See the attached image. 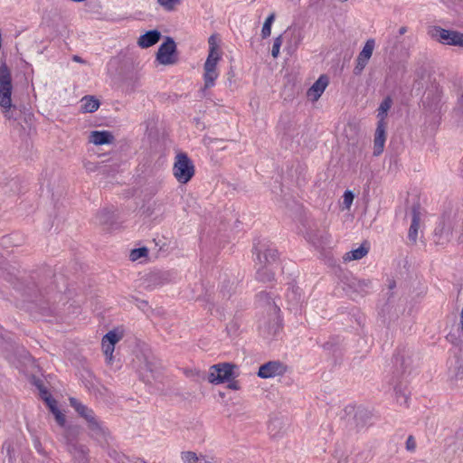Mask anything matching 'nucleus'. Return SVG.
I'll return each mask as SVG.
<instances>
[{"label": "nucleus", "mask_w": 463, "mask_h": 463, "mask_svg": "<svg viewBox=\"0 0 463 463\" xmlns=\"http://www.w3.org/2000/svg\"><path fill=\"white\" fill-rule=\"evenodd\" d=\"M39 390H40V392H41V397L42 399L44 401V398L45 397H52L51 393L44 388H42L41 386H39Z\"/></svg>", "instance_id": "nucleus-46"}, {"label": "nucleus", "mask_w": 463, "mask_h": 463, "mask_svg": "<svg viewBox=\"0 0 463 463\" xmlns=\"http://www.w3.org/2000/svg\"><path fill=\"white\" fill-rule=\"evenodd\" d=\"M51 412L55 416L61 412L58 407L53 408V410H51Z\"/></svg>", "instance_id": "nucleus-52"}, {"label": "nucleus", "mask_w": 463, "mask_h": 463, "mask_svg": "<svg viewBox=\"0 0 463 463\" xmlns=\"http://www.w3.org/2000/svg\"><path fill=\"white\" fill-rule=\"evenodd\" d=\"M120 338L121 336L115 331H109L103 336L102 342L115 345L120 340Z\"/></svg>", "instance_id": "nucleus-30"}, {"label": "nucleus", "mask_w": 463, "mask_h": 463, "mask_svg": "<svg viewBox=\"0 0 463 463\" xmlns=\"http://www.w3.org/2000/svg\"><path fill=\"white\" fill-rule=\"evenodd\" d=\"M420 205L414 204L411 208V223L409 229L408 238L413 243H416L418 239V231L420 227Z\"/></svg>", "instance_id": "nucleus-16"}, {"label": "nucleus", "mask_w": 463, "mask_h": 463, "mask_svg": "<svg viewBox=\"0 0 463 463\" xmlns=\"http://www.w3.org/2000/svg\"><path fill=\"white\" fill-rule=\"evenodd\" d=\"M91 436L97 439H100V441H107V437L109 435L108 430L103 426L102 422H100L97 418L90 422L88 425Z\"/></svg>", "instance_id": "nucleus-20"}, {"label": "nucleus", "mask_w": 463, "mask_h": 463, "mask_svg": "<svg viewBox=\"0 0 463 463\" xmlns=\"http://www.w3.org/2000/svg\"><path fill=\"white\" fill-rule=\"evenodd\" d=\"M102 349H103L104 354L106 355L107 359L109 360V363H110L112 360V355H113V352L115 349V345L102 342Z\"/></svg>", "instance_id": "nucleus-36"}, {"label": "nucleus", "mask_w": 463, "mask_h": 463, "mask_svg": "<svg viewBox=\"0 0 463 463\" xmlns=\"http://www.w3.org/2000/svg\"><path fill=\"white\" fill-rule=\"evenodd\" d=\"M416 448V442L414 440V438L412 436H409L406 440V449L409 451H413Z\"/></svg>", "instance_id": "nucleus-38"}, {"label": "nucleus", "mask_w": 463, "mask_h": 463, "mask_svg": "<svg viewBox=\"0 0 463 463\" xmlns=\"http://www.w3.org/2000/svg\"><path fill=\"white\" fill-rule=\"evenodd\" d=\"M173 175L180 184H187L194 175L195 168L186 153L180 152L175 157Z\"/></svg>", "instance_id": "nucleus-5"}, {"label": "nucleus", "mask_w": 463, "mask_h": 463, "mask_svg": "<svg viewBox=\"0 0 463 463\" xmlns=\"http://www.w3.org/2000/svg\"><path fill=\"white\" fill-rule=\"evenodd\" d=\"M346 286L347 288L345 289L348 294L356 293L357 295L364 297L372 288V282L368 279H352L349 280Z\"/></svg>", "instance_id": "nucleus-15"}, {"label": "nucleus", "mask_w": 463, "mask_h": 463, "mask_svg": "<svg viewBox=\"0 0 463 463\" xmlns=\"http://www.w3.org/2000/svg\"><path fill=\"white\" fill-rule=\"evenodd\" d=\"M183 0H156L157 4L167 12L175 11Z\"/></svg>", "instance_id": "nucleus-27"}, {"label": "nucleus", "mask_w": 463, "mask_h": 463, "mask_svg": "<svg viewBox=\"0 0 463 463\" xmlns=\"http://www.w3.org/2000/svg\"><path fill=\"white\" fill-rule=\"evenodd\" d=\"M354 194L352 191H345L344 194V204L346 208H349L354 201Z\"/></svg>", "instance_id": "nucleus-37"}, {"label": "nucleus", "mask_w": 463, "mask_h": 463, "mask_svg": "<svg viewBox=\"0 0 463 463\" xmlns=\"http://www.w3.org/2000/svg\"><path fill=\"white\" fill-rule=\"evenodd\" d=\"M72 60L76 62H80V63H85L86 61L84 60H82L80 56L78 55H74L72 57Z\"/></svg>", "instance_id": "nucleus-50"}, {"label": "nucleus", "mask_w": 463, "mask_h": 463, "mask_svg": "<svg viewBox=\"0 0 463 463\" xmlns=\"http://www.w3.org/2000/svg\"><path fill=\"white\" fill-rule=\"evenodd\" d=\"M65 439L67 449L72 455V457L80 463H86L88 454V449L86 446L79 444L75 440L74 434L71 430H66Z\"/></svg>", "instance_id": "nucleus-10"}, {"label": "nucleus", "mask_w": 463, "mask_h": 463, "mask_svg": "<svg viewBox=\"0 0 463 463\" xmlns=\"http://www.w3.org/2000/svg\"><path fill=\"white\" fill-rule=\"evenodd\" d=\"M253 253L256 255V265L259 266H271L279 257L277 249L265 239L254 243Z\"/></svg>", "instance_id": "nucleus-6"}, {"label": "nucleus", "mask_w": 463, "mask_h": 463, "mask_svg": "<svg viewBox=\"0 0 463 463\" xmlns=\"http://www.w3.org/2000/svg\"><path fill=\"white\" fill-rule=\"evenodd\" d=\"M307 240L317 249H324L330 244V235L325 230H310L307 233Z\"/></svg>", "instance_id": "nucleus-13"}, {"label": "nucleus", "mask_w": 463, "mask_h": 463, "mask_svg": "<svg viewBox=\"0 0 463 463\" xmlns=\"http://www.w3.org/2000/svg\"><path fill=\"white\" fill-rule=\"evenodd\" d=\"M232 289H233V283H232V284L229 286V289H228L227 291L225 290V286H222V293L223 297H228V298H229V297L231 296L230 291H231Z\"/></svg>", "instance_id": "nucleus-45"}, {"label": "nucleus", "mask_w": 463, "mask_h": 463, "mask_svg": "<svg viewBox=\"0 0 463 463\" xmlns=\"http://www.w3.org/2000/svg\"><path fill=\"white\" fill-rule=\"evenodd\" d=\"M182 459L184 463H198V456L193 451L183 452Z\"/></svg>", "instance_id": "nucleus-35"}, {"label": "nucleus", "mask_w": 463, "mask_h": 463, "mask_svg": "<svg viewBox=\"0 0 463 463\" xmlns=\"http://www.w3.org/2000/svg\"><path fill=\"white\" fill-rule=\"evenodd\" d=\"M114 140V136L109 131H92L90 135V142L94 145H107L112 143Z\"/></svg>", "instance_id": "nucleus-19"}, {"label": "nucleus", "mask_w": 463, "mask_h": 463, "mask_svg": "<svg viewBox=\"0 0 463 463\" xmlns=\"http://www.w3.org/2000/svg\"><path fill=\"white\" fill-rule=\"evenodd\" d=\"M375 47L374 39H368L356 58L354 74L360 75L367 65Z\"/></svg>", "instance_id": "nucleus-11"}, {"label": "nucleus", "mask_w": 463, "mask_h": 463, "mask_svg": "<svg viewBox=\"0 0 463 463\" xmlns=\"http://www.w3.org/2000/svg\"><path fill=\"white\" fill-rule=\"evenodd\" d=\"M70 404L80 415V417H83L86 413H90V411L91 410L73 397L70 398Z\"/></svg>", "instance_id": "nucleus-26"}, {"label": "nucleus", "mask_w": 463, "mask_h": 463, "mask_svg": "<svg viewBox=\"0 0 463 463\" xmlns=\"http://www.w3.org/2000/svg\"><path fill=\"white\" fill-rule=\"evenodd\" d=\"M230 326L231 329L236 330V324H232Z\"/></svg>", "instance_id": "nucleus-54"}, {"label": "nucleus", "mask_w": 463, "mask_h": 463, "mask_svg": "<svg viewBox=\"0 0 463 463\" xmlns=\"http://www.w3.org/2000/svg\"><path fill=\"white\" fill-rule=\"evenodd\" d=\"M258 301L265 304L267 307V316L259 320L260 333L264 338L274 337L281 329L280 309L266 292L258 295Z\"/></svg>", "instance_id": "nucleus-1"}, {"label": "nucleus", "mask_w": 463, "mask_h": 463, "mask_svg": "<svg viewBox=\"0 0 463 463\" xmlns=\"http://www.w3.org/2000/svg\"><path fill=\"white\" fill-rule=\"evenodd\" d=\"M282 35H279L274 39L272 49H271V55L273 58H277L279 54V50L282 44Z\"/></svg>", "instance_id": "nucleus-33"}, {"label": "nucleus", "mask_w": 463, "mask_h": 463, "mask_svg": "<svg viewBox=\"0 0 463 463\" xmlns=\"http://www.w3.org/2000/svg\"><path fill=\"white\" fill-rule=\"evenodd\" d=\"M148 250L146 247L134 249L130 251L129 258L132 261H136L143 257H146Z\"/></svg>", "instance_id": "nucleus-29"}, {"label": "nucleus", "mask_w": 463, "mask_h": 463, "mask_svg": "<svg viewBox=\"0 0 463 463\" xmlns=\"http://www.w3.org/2000/svg\"><path fill=\"white\" fill-rule=\"evenodd\" d=\"M301 41V36H300V33H298V36H297V44H298Z\"/></svg>", "instance_id": "nucleus-53"}, {"label": "nucleus", "mask_w": 463, "mask_h": 463, "mask_svg": "<svg viewBox=\"0 0 463 463\" xmlns=\"http://www.w3.org/2000/svg\"><path fill=\"white\" fill-rule=\"evenodd\" d=\"M399 71H401L402 73H405L406 72V66H405V64L395 63V64L390 66L389 71H388V76L389 77L396 76Z\"/></svg>", "instance_id": "nucleus-32"}, {"label": "nucleus", "mask_w": 463, "mask_h": 463, "mask_svg": "<svg viewBox=\"0 0 463 463\" xmlns=\"http://www.w3.org/2000/svg\"><path fill=\"white\" fill-rule=\"evenodd\" d=\"M275 20V14L272 13L270 14L265 20L264 24H263V26H262V29H261V36L262 38H267L270 35L271 33V25H272V23L274 22Z\"/></svg>", "instance_id": "nucleus-28"}, {"label": "nucleus", "mask_w": 463, "mask_h": 463, "mask_svg": "<svg viewBox=\"0 0 463 463\" xmlns=\"http://www.w3.org/2000/svg\"><path fill=\"white\" fill-rule=\"evenodd\" d=\"M417 75H418L419 77H422V74H420V72H419V71H417Z\"/></svg>", "instance_id": "nucleus-56"}, {"label": "nucleus", "mask_w": 463, "mask_h": 463, "mask_svg": "<svg viewBox=\"0 0 463 463\" xmlns=\"http://www.w3.org/2000/svg\"><path fill=\"white\" fill-rule=\"evenodd\" d=\"M12 76L11 71L5 63L0 65V106L5 118L16 120L17 113L15 106L12 104Z\"/></svg>", "instance_id": "nucleus-2"}, {"label": "nucleus", "mask_w": 463, "mask_h": 463, "mask_svg": "<svg viewBox=\"0 0 463 463\" xmlns=\"http://www.w3.org/2000/svg\"><path fill=\"white\" fill-rule=\"evenodd\" d=\"M394 392L396 393L397 401L400 403H407L408 396L404 391L402 390V385L396 383L394 385Z\"/></svg>", "instance_id": "nucleus-31"}, {"label": "nucleus", "mask_w": 463, "mask_h": 463, "mask_svg": "<svg viewBox=\"0 0 463 463\" xmlns=\"http://www.w3.org/2000/svg\"><path fill=\"white\" fill-rule=\"evenodd\" d=\"M236 366L230 363L217 364L211 367L208 380L212 383H222L230 382L235 377L234 368Z\"/></svg>", "instance_id": "nucleus-8"}, {"label": "nucleus", "mask_w": 463, "mask_h": 463, "mask_svg": "<svg viewBox=\"0 0 463 463\" xmlns=\"http://www.w3.org/2000/svg\"><path fill=\"white\" fill-rule=\"evenodd\" d=\"M160 38L161 33L158 30H150L140 35L137 40V44L143 49L149 48L158 43Z\"/></svg>", "instance_id": "nucleus-18"}, {"label": "nucleus", "mask_w": 463, "mask_h": 463, "mask_svg": "<svg viewBox=\"0 0 463 463\" xmlns=\"http://www.w3.org/2000/svg\"><path fill=\"white\" fill-rule=\"evenodd\" d=\"M458 109L463 113V92L458 99Z\"/></svg>", "instance_id": "nucleus-49"}, {"label": "nucleus", "mask_w": 463, "mask_h": 463, "mask_svg": "<svg viewBox=\"0 0 463 463\" xmlns=\"http://www.w3.org/2000/svg\"><path fill=\"white\" fill-rule=\"evenodd\" d=\"M80 110L84 113H92L99 108V101L94 96H85L81 99Z\"/></svg>", "instance_id": "nucleus-21"}, {"label": "nucleus", "mask_w": 463, "mask_h": 463, "mask_svg": "<svg viewBox=\"0 0 463 463\" xmlns=\"http://www.w3.org/2000/svg\"><path fill=\"white\" fill-rule=\"evenodd\" d=\"M208 43L209 53L203 65L204 89H210L214 86L215 80L219 76L217 71V63L221 59L215 35H211L209 37Z\"/></svg>", "instance_id": "nucleus-3"}, {"label": "nucleus", "mask_w": 463, "mask_h": 463, "mask_svg": "<svg viewBox=\"0 0 463 463\" xmlns=\"http://www.w3.org/2000/svg\"><path fill=\"white\" fill-rule=\"evenodd\" d=\"M392 106V99L390 97L385 98L380 104L378 109L379 120L384 121V118L386 117L387 111L390 109Z\"/></svg>", "instance_id": "nucleus-25"}, {"label": "nucleus", "mask_w": 463, "mask_h": 463, "mask_svg": "<svg viewBox=\"0 0 463 463\" xmlns=\"http://www.w3.org/2000/svg\"><path fill=\"white\" fill-rule=\"evenodd\" d=\"M3 449L6 450L7 455L11 458H12V453L14 452V449L12 447V444L9 441H5L3 444Z\"/></svg>", "instance_id": "nucleus-42"}, {"label": "nucleus", "mask_w": 463, "mask_h": 463, "mask_svg": "<svg viewBox=\"0 0 463 463\" xmlns=\"http://www.w3.org/2000/svg\"><path fill=\"white\" fill-rule=\"evenodd\" d=\"M97 221L101 225H109L113 222L114 213L107 209L98 213Z\"/></svg>", "instance_id": "nucleus-24"}, {"label": "nucleus", "mask_w": 463, "mask_h": 463, "mask_svg": "<svg viewBox=\"0 0 463 463\" xmlns=\"http://www.w3.org/2000/svg\"><path fill=\"white\" fill-rule=\"evenodd\" d=\"M176 44L173 38L166 37V40L159 46L156 52V60L160 64L172 65L177 61L175 57Z\"/></svg>", "instance_id": "nucleus-9"}, {"label": "nucleus", "mask_w": 463, "mask_h": 463, "mask_svg": "<svg viewBox=\"0 0 463 463\" xmlns=\"http://www.w3.org/2000/svg\"><path fill=\"white\" fill-rule=\"evenodd\" d=\"M82 418L85 419V420L87 421L88 425L90 424V422H91L92 420H94L96 419V416H95V413L92 410L90 411V413H86Z\"/></svg>", "instance_id": "nucleus-43"}, {"label": "nucleus", "mask_w": 463, "mask_h": 463, "mask_svg": "<svg viewBox=\"0 0 463 463\" xmlns=\"http://www.w3.org/2000/svg\"><path fill=\"white\" fill-rule=\"evenodd\" d=\"M386 124L383 120H378L377 128L373 139V156H378L383 152L386 140Z\"/></svg>", "instance_id": "nucleus-14"}, {"label": "nucleus", "mask_w": 463, "mask_h": 463, "mask_svg": "<svg viewBox=\"0 0 463 463\" xmlns=\"http://www.w3.org/2000/svg\"><path fill=\"white\" fill-rule=\"evenodd\" d=\"M323 348L327 351L335 353L339 350V341L336 338H333L323 345Z\"/></svg>", "instance_id": "nucleus-34"}, {"label": "nucleus", "mask_w": 463, "mask_h": 463, "mask_svg": "<svg viewBox=\"0 0 463 463\" xmlns=\"http://www.w3.org/2000/svg\"><path fill=\"white\" fill-rule=\"evenodd\" d=\"M280 424L279 420H274L272 421L269 422V433L272 435V436H275V434H272V431L275 430V428L277 427V425Z\"/></svg>", "instance_id": "nucleus-44"}, {"label": "nucleus", "mask_w": 463, "mask_h": 463, "mask_svg": "<svg viewBox=\"0 0 463 463\" xmlns=\"http://www.w3.org/2000/svg\"><path fill=\"white\" fill-rule=\"evenodd\" d=\"M140 364L138 372L142 381L150 383L153 380L157 379L162 371L161 361L152 353H142L138 357Z\"/></svg>", "instance_id": "nucleus-4"}, {"label": "nucleus", "mask_w": 463, "mask_h": 463, "mask_svg": "<svg viewBox=\"0 0 463 463\" xmlns=\"http://www.w3.org/2000/svg\"><path fill=\"white\" fill-rule=\"evenodd\" d=\"M406 32H407V27H405V26H402V27L399 29V34H400V35L404 34Z\"/></svg>", "instance_id": "nucleus-51"}, {"label": "nucleus", "mask_w": 463, "mask_h": 463, "mask_svg": "<svg viewBox=\"0 0 463 463\" xmlns=\"http://www.w3.org/2000/svg\"><path fill=\"white\" fill-rule=\"evenodd\" d=\"M395 363L396 364L400 363L402 367L405 366V360H404V358L402 356H401V357L400 356H396Z\"/></svg>", "instance_id": "nucleus-48"}, {"label": "nucleus", "mask_w": 463, "mask_h": 463, "mask_svg": "<svg viewBox=\"0 0 463 463\" xmlns=\"http://www.w3.org/2000/svg\"><path fill=\"white\" fill-rule=\"evenodd\" d=\"M429 99V95L426 97V99L423 100V103L425 104L427 102V99Z\"/></svg>", "instance_id": "nucleus-55"}, {"label": "nucleus", "mask_w": 463, "mask_h": 463, "mask_svg": "<svg viewBox=\"0 0 463 463\" xmlns=\"http://www.w3.org/2000/svg\"><path fill=\"white\" fill-rule=\"evenodd\" d=\"M54 418H55L56 422H57L60 426H61V427H63V426H64L65 421H66V419H65L64 414H62V413H61V411L59 414L55 415V416H54Z\"/></svg>", "instance_id": "nucleus-41"}, {"label": "nucleus", "mask_w": 463, "mask_h": 463, "mask_svg": "<svg viewBox=\"0 0 463 463\" xmlns=\"http://www.w3.org/2000/svg\"><path fill=\"white\" fill-rule=\"evenodd\" d=\"M41 310H42L43 315L50 316V315H52L55 313L56 308L53 305L50 306L48 304V306L46 307H41Z\"/></svg>", "instance_id": "nucleus-39"}, {"label": "nucleus", "mask_w": 463, "mask_h": 463, "mask_svg": "<svg viewBox=\"0 0 463 463\" xmlns=\"http://www.w3.org/2000/svg\"><path fill=\"white\" fill-rule=\"evenodd\" d=\"M137 463H146V462L144 460H139Z\"/></svg>", "instance_id": "nucleus-57"}, {"label": "nucleus", "mask_w": 463, "mask_h": 463, "mask_svg": "<svg viewBox=\"0 0 463 463\" xmlns=\"http://www.w3.org/2000/svg\"><path fill=\"white\" fill-rule=\"evenodd\" d=\"M270 266H260L256 271V279L260 282H270L274 279L275 273Z\"/></svg>", "instance_id": "nucleus-23"}, {"label": "nucleus", "mask_w": 463, "mask_h": 463, "mask_svg": "<svg viewBox=\"0 0 463 463\" xmlns=\"http://www.w3.org/2000/svg\"><path fill=\"white\" fill-rule=\"evenodd\" d=\"M429 34L440 43L463 47V33L433 26L429 31Z\"/></svg>", "instance_id": "nucleus-7"}, {"label": "nucleus", "mask_w": 463, "mask_h": 463, "mask_svg": "<svg viewBox=\"0 0 463 463\" xmlns=\"http://www.w3.org/2000/svg\"><path fill=\"white\" fill-rule=\"evenodd\" d=\"M228 388L232 390H238L240 388L239 383L237 381L229 382Z\"/></svg>", "instance_id": "nucleus-47"}, {"label": "nucleus", "mask_w": 463, "mask_h": 463, "mask_svg": "<svg viewBox=\"0 0 463 463\" xmlns=\"http://www.w3.org/2000/svg\"><path fill=\"white\" fill-rule=\"evenodd\" d=\"M44 402H45V403L48 406L50 411L53 410V408H55V407H58L56 400L53 399L52 397H45L44 398Z\"/></svg>", "instance_id": "nucleus-40"}, {"label": "nucleus", "mask_w": 463, "mask_h": 463, "mask_svg": "<svg viewBox=\"0 0 463 463\" xmlns=\"http://www.w3.org/2000/svg\"><path fill=\"white\" fill-rule=\"evenodd\" d=\"M285 372L286 366L281 362L269 361L259 368L258 376L262 379H268L283 375Z\"/></svg>", "instance_id": "nucleus-12"}, {"label": "nucleus", "mask_w": 463, "mask_h": 463, "mask_svg": "<svg viewBox=\"0 0 463 463\" xmlns=\"http://www.w3.org/2000/svg\"><path fill=\"white\" fill-rule=\"evenodd\" d=\"M368 253V248L364 245H361L355 250H350L346 252L343 260L345 262L351 261V260H358L364 258Z\"/></svg>", "instance_id": "nucleus-22"}, {"label": "nucleus", "mask_w": 463, "mask_h": 463, "mask_svg": "<svg viewBox=\"0 0 463 463\" xmlns=\"http://www.w3.org/2000/svg\"><path fill=\"white\" fill-rule=\"evenodd\" d=\"M328 83H329L328 77L325 74L321 75L314 82V84L309 88V90L307 91L308 97H310L314 100H317L321 97L323 92L325 91Z\"/></svg>", "instance_id": "nucleus-17"}]
</instances>
